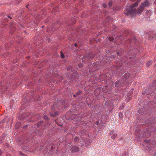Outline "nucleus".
<instances>
[{
    "label": "nucleus",
    "mask_w": 156,
    "mask_h": 156,
    "mask_svg": "<svg viewBox=\"0 0 156 156\" xmlns=\"http://www.w3.org/2000/svg\"><path fill=\"white\" fill-rule=\"evenodd\" d=\"M149 62V63H150V64H151L152 63V61H148Z\"/></svg>",
    "instance_id": "obj_22"
},
{
    "label": "nucleus",
    "mask_w": 156,
    "mask_h": 156,
    "mask_svg": "<svg viewBox=\"0 0 156 156\" xmlns=\"http://www.w3.org/2000/svg\"><path fill=\"white\" fill-rule=\"evenodd\" d=\"M149 5V2L148 1L146 0L144 2L142 3L141 5V6L143 7L144 9V8L147 6H148Z\"/></svg>",
    "instance_id": "obj_4"
},
{
    "label": "nucleus",
    "mask_w": 156,
    "mask_h": 156,
    "mask_svg": "<svg viewBox=\"0 0 156 156\" xmlns=\"http://www.w3.org/2000/svg\"><path fill=\"white\" fill-rule=\"evenodd\" d=\"M117 136V134H115L113 136H112L111 138L112 139H114Z\"/></svg>",
    "instance_id": "obj_9"
},
{
    "label": "nucleus",
    "mask_w": 156,
    "mask_h": 156,
    "mask_svg": "<svg viewBox=\"0 0 156 156\" xmlns=\"http://www.w3.org/2000/svg\"><path fill=\"white\" fill-rule=\"evenodd\" d=\"M22 0H18V2L17 4H18L19 3H20L21 1H22Z\"/></svg>",
    "instance_id": "obj_21"
},
{
    "label": "nucleus",
    "mask_w": 156,
    "mask_h": 156,
    "mask_svg": "<svg viewBox=\"0 0 156 156\" xmlns=\"http://www.w3.org/2000/svg\"><path fill=\"white\" fill-rule=\"evenodd\" d=\"M70 68V67H69L68 68V69H69V68Z\"/></svg>",
    "instance_id": "obj_33"
},
{
    "label": "nucleus",
    "mask_w": 156,
    "mask_h": 156,
    "mask_svg": "<svg viewBox=\"0 0 156 156\" xmlns=\"http://www.w3.org/2000/svg\"><path fill=\"white\" fill-rule=\"evenodd\" d=\"M18 124L19 126H20V123H18Z\"/></svg>",
    "instance_id": "obj_31"
},
{
    "label": "nucleus",
    "mask_w": 156,
    "mask_h": 156,
    "mask_svg": "<svg viewBox=\"0 0 156 156\" xmlns=\"http://www.w3.org/2000/svg\"><path fill=\"white\" fill-rule=\"evenodd\" d=\"M94 57V55H88L86 56H84L82 58V62H85L86 60H90V59H92Z\"/></svg>",
    "instance_id": "obj_2"
},
{
    "label": "nucleus",
    "mask_w": 156,
    "mask_h": 156,
    "mask_svg": "<svg viewBox=\"0 0 156 156\" xmlns=\"http://www.w3.org/2000/svg\"><path fill=\"white\" fill-rule=\"evenodd\" d=\"M50 114L51 117H54L55 116L57 115H58V112H55L54 114L53 113H50Z\"/></svg>",
    "instance_id": "obj_7"
},
{
    "label": "nucleus",
    "mask_w": 156,
    "mask_h": 156,
    "mask_svg": "<svg viewBox=\"0 0 156 156\" xmlns=\"http://www.w3.org/2000/svg\"><path fill=\"white\" fill-rule=\"evenodd\" d=\"M3 152V151L1 149H0V155H1Z\"/></svg>",
    "instance_id": "obj_18"
},
{
    "label": "nucleus",
    "mask_w": 156,
    "mask_h": 156,
    "mask_svg": "<svg viewBox=\"0 0 156 156\" xmlns=\"http://www.w3.org/2000/svg\"><path fill=\"white\" fill-rule=\"evenodd\" d=\"M117 54L118 55V54H119V53H117Z\"/></svg>",
    "instance_id": "obj_34"
},
{
    "label": "nucleus",
    "mask_w": 156,
    "mask_h": 156,
    "mask_svg": "<svg viewBox=\"0 0 156 156\" xmlns=\"http://www.w3.org/2000/svg\"><path fill=\"white\" fill-rule=\"evenodd\" d=\"M77 44H75V46L76 47V46H77Z\"/></svg>",
    "instance_id": "obj_29"
},
{
    "label": "nucleus",
    "mask_w": 156,
    "mask_h": 156,
    "mask_svg": "<svg viewBox=\"0 0 156 156\" xmlns=\"http://www.w3.org/2000/svg\"><path fill=\"white\" fill-rule=\"evenodd\" d=\"M80 92H77V93H76V94H80Z\"/></svg>",
    "instance_id": "obj_25"
},
{
    "label": "nucleus",
    "mask_w": 156,
    "mask_h": 156,
    "mask_svg": "<svg viewBox=\"0 0 156 156\" xmlns=\"http://www.w3.org/2000/svg\"><path fill=\"white\" fill-rule=\"evenodd\" d=\"M29 6V5H27V6H26V7L28 8V6Z\"/></svg>",
    "instance_id": "obj_30"
},
{
    "label": "nucleus",
    "mask_w": 156,
    "mask_h": 156,
    "mask_svg": "<svg viewBox=\"0 0 156 156\" xmlns=\"http://www.w3.org/2000/svg\"><path fill=\"white\" fill-rule=\"evenodd\" d=\"M138 3L137 2H136L134 4H133L132 5L130 6V9H133V8L134 7H136L138 6Z\"/></svg>",
    "instance_id": "obj_6"
},
{
    "label": "nucleus",
    "mask_w": 156,
    "mask_h": 156,
    "mask_svg": "<svg viewBox=\"0 0 156 156\" xmlns=\"http://www.w3.org/2000/svg\"><path fill=\"white\" fill-rule=\"evenodd\" d=\"M108 7L109 8H111L112 5V1H110L108 4Z\"/></svg>",
    "instance_id": "obj_8"
},
{
    "label": "nucleus",
    "mask_w": 156,
    "mask_h": 156,
    "mask_svg": "<svg viewBox=\"0 0 156 156\" xmlns=\"http://www.w3.org/2000/svg\"><path fill=\"white\" fill-rule=\"evenodd\" d=\"M40 122V123H43V121H41Z\"/></svg>",
    "instance_id": "obj_27"
},
{
    "label": "nucleus",
    "mask_w": 156,
    "mask_h": 156,
    "mask_svg": "<svg viewBox=\"0 0 156 156\" xmlns=\"http://www.w3.org/2000/svg\"><path fill=\"white\" fill-rule=\"evenodd\" d=\"M114 131H112L110 132V135H111L113 134L114 133Z\"/></svg>",
    "instance_id": "obj_19"
},
{
    "label": "nucleus",
    "mask_w": 156,
    "mask_h": 156,
    "mask_svg": "<svg viewBox=\"0 0 156 156\" xmlns=\"http://www.w3.org/2000/svg\"><path fill=\"white\" fill-rule=\"evenodd\" d=\"M136 40V39L134 38H133L132 39V41H133V43H135L136 42L135 41Z\"/></svg>",
    "instance_id": "obj_13"
},
{
    "label": "nucleus",
    "mask_w": 156,
    "mask_h": 156,
    "mask_svg": "<svg viewBox=\"0 0 156 156\" xmlns=\"http://www.w3.org/2000/svg\"><path fill=\"white\" fill-rule=\"evenodd\" d=\"M154 3L155 4H156V0H155L154 2Z\"/></svg>",
    "instance_id": "obj_26"
},
{
    "label": "nucleus",
    "mask_w": 156,
    "mask_h": 156,
    "mask_svg": "<svg viewBox=\"0 0 156 156\" xmlns=\"http://www.w3.org/2000/svg\"><path fill=\"white\" fill-rule=\"evenodd\" d=\"M103 6L104 8H105L107 6V5L105 4H103Z\"/></svg>",
    "instance_id": "obj_17"
},
{
    "label": "nucleus",
    "mask_w": 156,
    "mask_h": 156,
    "mask_svg": "<svg viewBox=\"0 0 156 156\" xmlns=\"http://www.w3.org/2000/svg\"><path fill=\"white\" fill-rule=\"evenodd\" d=\"M61 57L62 58H64V55L63 53L61 54Z\"/></svg>",
    "instance_id": "obj_16"
},
{
    "label": "nucleus",
    "mask_w": 156,
    "mask_h": 156,
    "mask_svg": "<svg viewBox=\"0 0 156 156\" xmlns=\"http://www.w3.org/2000/svg\"><path fill=\"white\" fill-rule=\"evenodd\" d=\"M44 118L46 120H48V116L46 115H44Z\"/></svg>",
    "instance_id": "obj_12"
},
{
    "label": "nucleus",
    "mask_w": 156,
    "mask_h": 156,
    "mask_svg": "<svg viewBox=\"0 0 156 156\" xmlns=\"http://www.w3.org/2000/svg\"><path fill=\"white\" fill-rule=\"evenodd\" d=\"M79 150V147L76 146H73L71 149V150L73 152H77Z\"/></svg>",
    "instance_id": "obj_3"
},
{
    "label": "nucleus",
    "mask_w": 156,
    "mask_h": 156,
    "mask_svg": "<svg viewBox=\"0 0 156 156\" xmlns=\"http://www.w3.org/2000/svg\"><path fill=\"white\" fill-rule=\"evenodd\" d=\"M80 92H77V93H76V94H80Z\"/></svg>",
    "instance_id": "obj_24"
},
{
    "label": "nucleus",
    "mask_w": 156,
    "mask_h": 156,
    "mask_svg": "<svg viewBox=\"0 0 156 156\" xmlns=\"http://www.w3.org/2000/svg\"><path fill=\"white\" fill-rule=\"evenodd\" d=\"M84 144H85L86 147H87L91 144V143L90 142V140L89 139H87L84 143Z\"/></svg>",
    "instance_id": "obj_5"
},
{
    "label": "nucleus",
    "mask_w": 156,
    "mask_h": 156,
    "mask_svg": "<svg viewBox=\"0 0 156 156\" xmlns=\"http://www.w3.org/2000/svg\"><path fill=\"white\" fill-rule=\"evenodd\" d=\"M81 144L83 146L84 145V143H81Z\"/></svg>",
    "instance_id": "obj_23"
},
{
    "label": "nucleus",
    "mask_w": 156,
    "mask_h": 156,
    "mask_svg": "<svg viewBox=\"0 0 156 156\" xmlns=\"http://www.w3.org/2000/svg\"><path fill=\"white\" fill-rule=\"evenodd\" d=\"M73 96L74 97H75L76 96V95L75 94H73Z\"/></svg>",
    "instance_id": "obj_28"
},
{
    "label": "nucleus",
    "mask_w": 156,
    "mask_h": 156,
    "mask_svg": "<svg viewBox=\"0 0 156 156\" xmlns=\"http://www.w3.org/2000/svg\"><path fill=\"white\" fill-rule=\"evenodd\" d=\"M79 140V139H78V138L77 137H76L75 138H74V140L75 141H77L78 140Z\"/></svg>",
    "instance_id": "obj_14"
},
{
    "label": "nucleus",
    "mask_w": 156,
    "mask_h": 156,
    "mask_svg": "<svg viewBox=\"0 0 156 156\" xmlns=\"http://www.w3.org/2000/svg\"><path fill=\"white\" fill-rule=\"evenodd\" d=\"M135 50V54H136V53H138V52H139V51L138 50V49H134Z\"/></svg>",
    "instance_id": "obj_11"
},
{
    "label": "nucleus",
    "mask_w": 156,
    "mask_h": 156,
    "mask_svg": "<svg viewBox=\"0 0 156 156\" xmlns=\"http://www.w3.org/2000/svg\"><path fill=\"white\" fill-rule=\"evenodd\" d=\"M8 17H9L10 19H12V16H8Z\"/></svg>",
    "instance_id": "obj_20"
},
{
    "label": "nucleus",
    "mask_w": 156,
    "mask_h": 156,
    "mask_svg": "<svg viewBox=\"0 0 156 156\" xmlns=\"http://www.w3.org/2000/svg\"><path fill=\"white\" fill-rule=\"evenodd\" d=\"M114 39V38L113 37H109V40L110 41H113Z\"/></svg>",
    "instance_id": "obj_10"
},
{
    "label": "nucleus",
    "mask_w": 156,
    "mask_h": 156,
    "mask_svg": "<svg viewBox=\"0 0 156 156\" xmlns=\"http://www.w3.org/2000/svg\"><path fill=\"white\" fill-rule=\"evenodd\" d=\"M44 27V26H42V27Z\"/></svg>",
    "instance_id": "obj_32"
},
{
    "label": "nucleus",
    "mask_w": 156,
    "mask_h": 156,
    "mask_svg": "<svg viewBox=\"0 0 156 156\" xmlns=\"http://www.w3.org/2000/svg\"><path fill=\"white\" fill-rule=\"evenodd\" d=\"M144 9L143 7L140 6V7L138 8L137 10L136 9H129L127 11L128 13H125V14L127 15H128V14L131 15H133L134 14L137 13L140 14L142 12Z\"/></svg>",
    "instance_id": "obj_1"
},
{
    "label": "nucleus",
    "mask_w": 156,
    "mask_h": 156,
    "mask_svg": "<svg viewBox=\"0 0 156 156\" xmlns=\"http://www.w3.org/2000/svg\"><path fill=\"white\" fill-rule=\"evenodd\" d=\"M19 154L21 155V156H24V154H23V153L21 152H19Z\"/></svg>",
    "instance_id": "obj_15"
}]
</instances>
